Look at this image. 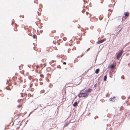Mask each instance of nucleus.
I'll return each mask as SVG.
<instances>
[{
	"mask_svg": "<svg viewBox=\"0 0 130 130\" xmlns=\"http://www.w3.org/2000/svg\"><path fill=\"white\" fill-rule=\"evenodd\" d=\"M8 87H6V89H8Z\"/></svg>",
	"mask_w": 130,
	"mask_h": 130,
	"instance_id": "cd10ccee",
	"label": "nucleus"
},
{
	"mask_svg": "<svg viewBox=\"0 0 130 130\" xmlns=\"http://www.w3.org/2000/svg\"><path fill=\"white\" fill-rule=\"evenodd\" d=\"M63 64H66V62H63Z\"/></svg>",
	"mask_w": 130,
	"mask_h": 130,
	"instance_id": "412c9836",
	"label": "nucleus"
},
{
	"mask_svg": "<svg viewBox=\"0 0 130 130\" xmlns=\"http://www.w3.org/2000/svg\"><path fill=\"white\" fill-rule=\"evenodd\" d=\"M75 83L76 85H78L82 82V79L81 78L79 77L76 79L75 80Z\"/></svg>",
	"mask_w": 130,
	"mask_h": 130,
	"instance_id": "f257e3e1",
	"label": "nucleus"
},
{
	"mask_svg": "<svg viewBox=\"0 0 130 130\" xmlns=\"http://www.w3.org/2000/svg\"><path fill=\"white\" fill-rule=\"evenodd\" d=\"M125 19H126L129 16V13L128 12H125Z\"/></svg>",
	"mask_w": 130,
	"mask_h": 130,
	"instance_id": "39448f33",
	"label": "nucleus"
},
{
	"mask_svg": "<svg viewBox=\"0 0 130 130\" xmlns=\"http://www.w3.org/2000/svg\"><path fill=\"white\" fill-rule=\"evenodd\" d=\"M70 123V122L69 121H67L65 123L64 125V127H66Z\"/></svg>",
	"mask_w": 130,
	"mask_h": 130,
	"instance_id": "423d86ee",
	"label": "nucleus"
},
{
	"mask_svg": "<svg viewBox=\"0 0 130 130\" xmlns=\"http://www.w3.org/2000/svg\"><path fill=\"white\" fill-rule=\"evenodd\" d=\"M123 52V51H121L119 53H118L116 56L117 59L119 60L120 59V56H121Z\"/></svg>",
	"mask_w": 130,
	"mask_h": 130,
	"instance_id": "7ed1b4c3",
	"label": "nucleus"
},
{
	"mask_svg": "<svg viewBox=\"0 0 130 130\" xmlns=\"http://www.w3.org/2000/svg\"><path fill=\"white\" fill-rule=\"evenodd\" d=\"M40 76L42 77L43 78L44 77V75L42 74H41L40 75Z\"/></svg>",
	"mask_w": 130,
	"mask_h": 130,
	"instance_id": "dca6fc26",
	"label": "nucleus"
},
{
	"mask_svg": "<svg viewBox=\"0 0 130 130\" xmlns=\"http://www.w3.org/2000/svg\"><path fill=\"white\" fill-rule=\"evenodd\" d=\"M92 91V89H88L86 90V93H88L91 92Z\"/></svg>",
	"mask_w": 130,
	"mask_h": 130,
	"instance_id": "0eeeda50",
	"label": "nucleus"
},
{
	"mask_svg": "<svg viewBox=\"0 0 130 130\" xmlns=\"http://www.w3.org/2000/svg\"><path fill=\"white\" fill-rule=\"evenodd\" d=\"M119 33V31H118V32H117V33H116V34L118 35Z\"/></svg>",
	"mask_w": 130,
	"mask_h": 130,
	"instance_id": "4be33fe9",
	"label": "nucleus"
},
{
	"mask_svg": "<svg viewBox=\"0 0 130 130\" xmlns=\"http://www.w3.org/2000/svg\"><path fill=\"white\" fill-rule=\"evenodd\" d=\"M88 96L87 93H80L78 95L79 97H87Z\"/></svg>",
	"mask_w": 130,
	"mask_h": 130,
	"instance_id": "f03ea898",
	"label": "nucleus"
},
{
	"mask_svg": "<svg viewBox=\"0 0 130 130\" xmlns=\"http://www.w3.org/2000/svg\"><path fill=\"white\" fill-rule=\"evenodd\" d=\"M114 67L115 66L114 65L112 64L110 65V68L112 69H113Z\"/></svg>",
	"mask_w": 130,
	"mask_h": 130,
	"instance_id": "f8f14e48",
	"label": "nucleus"
},
{
	"mask_svg": "<svg viewBox=\"0 0 130 130\" xmlns=\"http://www.w3.org/2000/svg\"><path fill=\"white\" fill-rule=\"evenodd\" d=\"M86 15H88V18L90 16V14H89V12H86Z\"/></svg>",
	"mask_w": 130,
	"mask_h": 130,
	"instance_id": "4468645a",
	"label": "nucleus"
},
{
	"mask_svg": "<svg viewBox=\"0 0 130 130\" xmlns=\"http://www.w3.org/2000/svg\"><path fill=\"white\" fill-rule=\"evenodd\" d=\"M121 29L118 31L119 32H120V31L121 30Z\"/></svg>",
	"mask_w": 130,
	"mask_h": 130,
	"instance_id": "5701e85b",
	"label": "nucleus"
},
{
	"mask_svg": "<svg viewBox=\"0 0 130 130\" xmlns=\"http://www.w3.org/2000/svg\"><path fill=\"white\" fill-rule=\"evenodd\" d=\"M130 98V95L128 97V99Z\"/></svg>",
	"mask_w": 130,
	"mask_h": 130,
	"instance_id": "393cba45",
	"label": "nucleus"
},
{
	"mask_svg": "<svg viewBox=\"0 0 130 130\" xmlns=\"http://www.w3.org/2000/svg\"><path fill=\"white\" fill-rule=\"evenodd\" d=\"M17 107L18 108H21V109L22 108V104H20L19 105H18L17 106Z\"/></svg>",
	"mask_w": 130,
	"mask_h": 130,
	"instance_id": "6e6552de",
	"label": "nucleus"
},
{
	"mask_svg": "<svg viewBox=\"0 0 130 130\" xmlns=\"http://www.w3.org/2000/svg\"><path fill=\"white\" fill-rule=\"evenodd\" d=\"M121 78H123V79H124V76L123 75L121 77Z\"/></svg>",
	"mask_w": 130,
	"mask_h": 130,
	"instance_id": "a211bd4d",
	"label": "nucleus"
},
{
	"mask_svg": "<svg viewBox=\"0 0 130 130\" xmlns=\"http://www.w3.org/2000/svg\"><path fill=\"white\" fill-rule=\"evenodd\" d=\"M100 70L99 69H97L95 71V73L96 74H98Z\"/></svg>",
	"mask_w": 130,
	"mask_h": 130,
	"instance_id": "1a4fd4ad",
	"label": "nucleus"
},
{
	"mask_svg": "<svg viewBox=\"0 0 130 130\" xmlns=\"http://www.w3.org/2000/svg\"><path fill=\"white\" fill-rule=\"evenodd\" d=\"M21 113H19V114L16 115L15 116V117H17V118H18L19 116H21Z\"/></svg>",
	"mask_w": 130,
	"mask_h": 130,
	"instance_id": "9b49d317",
	"label": "nucleus"
},
{
	"mask_svg": "<svg viewBox=\"0 0 130 130\" xmlns=\"http://www.w3.org/2000/svg\"><path fill=\"white\" fill-rule=\"evenodd\" d=\"M40 80H42V79H41V78H40Z\"/></svg>",
	"mask_w": 130,
	"mask_h": 130,
	"instance_id": "bb28decb",
	"label": "nucleus"
},
{
	"mask_svg": "<svg viewBox=\"0 0 130 130\" xmlns=\"http://www.w3.org/2000/svg\"><path fill=\"white\" fill-rule=\"evenodd\" d=\"M30 87H31L32 86V85L31 84H30Z\"/></svg>",
	"mask_w": 130,
	"mask_h": 130,
	"instance_id": "b1692460",
	"label": "nucleus"
},
{
	"mask_svg": "<svg viewBox=\"0 0 130 130\" xmlns=\"http://www.w3.org/2000/svg\"><path fill=\"white\" fill-rule=\"evenodd\" d=\"M33 37L35 39H37V36L36 35H34L33 36Z\"/></svg>",
	"mask_w": 130,
	"mask_h": 130,
	"instance_id": "2eb2a0df",
	"label": "nucleus"
},
{
	"mask_svg": "<svg viewBox=\"0 0 130 130\" xmlns=\"http://www.w3.org/2000/svg\"><path fill=\"white\" fill-rule=\"evenodd\" d=\"M101 3H103V0H101Z\"/></svg>",
	"mask_w": 130,
	"mask_h": 130,
	"instance_id": "6ab92c4d",
	"label": "nucleus"
},
{
	"mask_svg": "<svg viewBox=\"0 0 130 130\" xmlns=\"http://www.w3.org/2000/svg\"><path fill=\"white\" fill-rule=\"evenodd\" d=\"M112 98H110V99H109V100H110V101H112Z\"/></svg>",
	"mask_w": 130,
	"mask_h": 130,
	"instance_id": "aec40b11",
	"label": "nucleus"
},
{
	"mask_svg": "<svg viewBox=\"0 0 130 130\" xmlns=\"http://www.w3.org/2000/svg\"><path fill=\"white\" fill-rule=\"evenodd\" d=\"M78 103L77 102H75L73 104V105L74 107H75L77 105Z\"/></svg>",
	"mask_w": 130,
	"mask_h": 130,
	"instance_id": "9d476101",
	"label": "nucleus"
},
{
	"mask_svg": "<svg viewBox=\"0 0 130 130\" xmlns=\"http://www.w3.org/2000/svg\"><path fill=\"white\" fill-rule=\"evenodd\" d=\"M106 40V39H104L102 40H101L99 41H98L97 42V43L98 44H100L101 43L103 42H104V41H105Z\"/></svg>",
	"mask_w": 130,
	"mask_h": 130,
	"instance_id": "20e7f679",
	"label": "nucleus"
},
{
	"mask_svg": "<svg viewBox=\"0 0 130 130\" xmlns=\"http://www.w3.org/2000/svg\"><path fill=\"white\" fill-rule=\"evenodd\" d=\"M23 100H18V101L19 102H23Z\"/></svg>",
	"mask_w": 130,
	"mask_h": 130,
	"instance_id": "f3484780",
	"label": "nucleus"
},
{
	"mask_svg": "<svg viewBox=\"0 0 130 130\" xmlns=\"http://www.w3.org/2000/svg\"><path fill=\"white\" fill-rule=\"evenodd\" d=\"M107 78V75H105L104 76V80L105 81L106 80V79Z\"/></svg>",
	"mask_w": 130,
	"mask_h": 130,
	"instance_id": "ddd939ff",
	"label": "nucleus"
},
{
	"mask_svg": "<svg viewBox=\"0 0 130 130\" xmlns=\"http://www.w3.org/2000/svg\"><path fill=\"white\" fill-rule=\"evenodd\" d=\"M84 10H83V11H82V12H83V13H84Z\"/></svg>",
	"mask_w": 130,
	"mask_h": 130,
	"instance_id": "a878e982",
	"label": "nucleus"
}]
</instances>
